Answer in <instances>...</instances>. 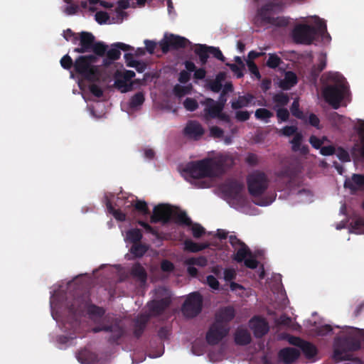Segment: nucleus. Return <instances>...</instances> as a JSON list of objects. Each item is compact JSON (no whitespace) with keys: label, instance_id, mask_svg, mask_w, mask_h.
Segmentation results:
<instances>
[{"label":"nucleus","instance_id":"nucleus-1","mask_svg":"<svg viewBox=\"0 0 364 364\" xmlns=\"http://www.w3.org/2000/svg\"><path fill=\"white\" fill-rule=\"evenodd\" d=\"M301 0H254L257 4V11L254 18V23L257 26L272 25L276 27L288 26L289 18L284 16L274 15L284 11L286 7L294 1Z\"/></svg>","mask_w":364,"mask_h":364},{"label":"nucleus","instance_id":"nucleus-2","mask_svg":"<svg viewBox=\"0 0 364 364\" xmlns=\"http://www.w3.org/2000/svg\"><path fill=\"white\" fill-rule=\"evenodd\" d=\"M353 333L344 336H338L334 340L333 358L336 362L350 360L349 352L360 349L361 343L364 344V329L350 328Z\"/></svg>","mask_w":364,"mask_h":364},{"label":"nucleus","instance_id":"nucleus-3","mask_svg":"<svg viewBox=\"0 0 364 364\" xmlns=\"http://www.w3.org/2000/svg\"><path fill=\"white\" fill-rule=\"evenodd\" d=\"M191 178H214L225 172L224 164L221 160L206 158L188 164L185 170Z\"/></svg>","mask_w":364,"mask_h":364},{"label":"nucleus","instance_id":"nucleus-4","mask_svg":"<svg viewBox=\"0 0 364 364\" xmlns=\"http://www.w3.org/2000/svg\"><path fill=\"white\" fill-rule=\"evenodd\" d=\"M327 81L329 84L323 87V97L327 103L337 109L347 91L346 79L338 73H329L327 75Z\"/></svg>","mask_w":364,"mask_h":364},{"label":"nucleus","instance_id":"nucleus-5","mask_svg":"<svg viewBox=\"0 0 364 364\" xmlns=\"http://www.w3.org/2000/svg\"><path fill=\"white\" fill-rule=\"evenodd\" d=\"M68 309L72 320V327L79 324L77 317L82 316L85 311L90 316L98 318L102 317L105 314V310L102 307L91 303L90 294L87 292L75 298L72 304L68 306Z\"/></svg>","mask_w":364,"mask_h":364},{"label":"nucleus","instance_id":"nucleus-6","mask_svg":"<svg viewBox=\"0 0 364 364\" xmlns=\"http://www.w3.org/2000/svg\"><path fill=\"white\" fill-rule=\"evenodd\" d=\"M97 60V58L92 54L80 55L74 62V70L76 73L88 81H97L100 75V70L93 65Z\"/></svg>","mask_w":364,"mask_h":364},{"label":"nucleus","instance_id":"nucleus-7","mask_svg":"<svg viewBox=\"0 0 364 364\" xmlns=\"http://www.w3.org/2000/svg\"><path fill=\"white\" fill-rule=\"evenodd\" d=\"M247 184L250 194L253 197H257L267 189L269 180L264 172L255 171L247 176Z\"/></svg>","mask_w":364,"mask_h":364},{"label":"nucleus","instance_id":"nucleus-8","mask_svg":"<svg viewBox=\"0 0 364 364\" xmlns=\"http://www.w3.org/2000/svg\"><path fill=\"white\" fill-rule=\"evenodd\" d=\"M318 36L317 26L299 24L292 31V38L295 43L310 45Z\"/></svg>","mask_w":364,"mask_h":364},{"label":"nucleus","instance_id":"nucleus-9","mask_svg":"<svg viewBox=\"0 0 364 364\" xmlns=\"http://www.w3.org/2000/svg\"><path fill=\"white\" fill-rule=\"evenodd\" d=\"M203 297L198 291L191 293L185 300L181 310L183 314L187 318H194L202 311Z\"/></svg>","mask_w":364,"mask_h":364},{"label":"nucleus","instance_id":"nucleus-10","mask_svg":"<svg viewBox=\"0 0 364 364\" xmlns=\"http://www.w3.org/2000/svg\"><path fill=\"white\" fill-rule=\"evenodd\" d=\"M92 331L93 333H99L101 331L110 333V335L107 337V341L111 345H119L120 339L124 336L125 333L124 328L118 321H114L110 324H102L95 326Z\"/></svg>","mask_w":364,"mask_h":364},{"label":"nucleus","instance_id":"nucleus-11","mask_svg":"<svg viewBox=\"0 0 364 364\" xmlns=\"http://www.w3.org/2000/svg\"><path fill=\"white\" fill-rule=\"evenodd\" d=\"M191 43L188 39L175 34L166 33L159 42V46L163 53H167L170 49L178 50L184 48L190 45Z\"/></svg>","mask_w":364,"mask_h":364},{"label":"nucleus","instance_id":"nucleus-12","mask_svg":"<svg viewBox=\"0 0 364 364\" xmlns=\"http://www.w3.org/2000/svg\"><path fill=\"white\" fill-rule=\"evenodd\" d=\"M230 326H224L214 321L206 333V341L214 346L218 344L229 333Z\"/></svg>","mask_w":364,"mask_h":364},{"label":"nucleus","instance_id":"nucleus-13","mask_svg":"<svg viewBox=\"0 0 364 364\" xmlns=\"http://www.w3.org/2000/svg\"><path fill=\"white\" fill-rule=\"evenodd\" d=\"M120 50L124 51L133 50L134 48L129 45L124 43L117 42L113 43L109 50H107L106 58L103 59V65L105 66H109L113 61L119 59L121 56Z\"/></svg>","mask_w":364,"mask_h":364},{"label":"nucleus","instance_id":"nucleus-14","mask_svg":"<svg viewBox=\"0 0 364 364\" xmlns=\"http://www.w3.org/2000/svg\"><path fill=\"white\" fill-rule=\"evenodd\" d=\"M205 134V129L196 120H188L183 128V134L188 139L198 141Z\"/></svg>","mask_w":364,"mask_h":364},{"label":"nucleus","instance_id":"nucleus-15","mask_svg":"<svg viewBox=\"0 0 364 364\" xmlns=\"http://www.w3.org/2000/svg\"><path fill=\"white\" fill-rule=\"evenodd\" d=\"M173 210L168 205L160 204L154 207L153 214L151 216V223L161 222L164 224L169 223L171 220Z\"/></svg>","mask_w":364,"mask_h":364},{"label":"nucleus","instance_id":"nucleus-16","mask_svg":"<svg viewBox=\"0 0 364 364\" xmlns=\"http://www.w3.org/2000/svg\"><path fill=\"white\" fill-rule=\"evenodd\" d=\"M244 188V185L236 180L228 181L223 186V191L225 194L229 198L236 200L238 202L243 200L242 191Z\"/></svg>","mask_w":364,"mask_h":364},{"label":"nucleus","instance_id":"nucleus-17","mask_svg":"<svg viewBox=\"0 0 364 364\" xmlns=\"http://www.w3.org/2000/svg\"><path fill=\"white\" fill-rule=\"evenodd\" d=\"M201 103L205 106L204 114L206 119H215L224 109V102L216 103V101L211 98H207Z\"/></svg>","mask_w":364,"mask_h":364},{"label":"nucleus","instance_id":"nucleus-18","mask_svg":"<svg viewBox=\"0 0 364 364\" xmlns=\"http://www.w3.org/2000/svg\"><path fill=\"white\" fill-rule=\"evenodd\" d=\"M95 41V37L92 33L87 31H82L80 33V46L75 48L73 51L77 53L91 52V48Z\"/></svg>","mask_w":364,"mask_h":364},{"label":"nucleus","instance_id":"nucleus-19","mask_svg":"<svg viewBox=\"0 0 364 364\" xmlns=\"http://www.w3.org/2000/svg\"><path fill=\"white\" fill-rule=\"evenodd\" d=\"M250 326L256 338H262L266 335L269 326L268 322L263 318L255 316L250 321Z\"/></svg>","mask_w":364,"mask_h":364},{"label":"nucleus","instance_id":"nucleus-20","mask_svg":"<svg viewBox=\"0 0 364 364\" xmlns=\"http://www.w3.org/2000/svg\"><path fill=\"white\" fill-rule=\"evenodd\" d=\"M276 182L279 186L277 189L282 191L287 188L291 183L294 173L289 167H284L275 173Z\"/></svg>","mask_w":364,"mask_h":364},{"label":"nucleus","instance_id":"nucleus-21","mask_svg":"<svg viewBox=\"0 0 364 364\" xmlns=\"http://www.w3.org/2000/svg\"><path fill=\"white\" fill-rule=\"evenodd\" d=\"M171 301L168 298H163L159 300H152L147 304L149 313L152 316H157L164 313V311L170 305Z\"/></svg>","mask_w":364,"mask_h":364},{"label":"nucleus","instance_id":"nucleus-22","mask_svg":"<svg viewBox=\"0 0 364 364\" xmlns=\"http://www.w3.org/2000/svg\"><path fill=\"white\" fill-rule=\"evenodd\" d=\"M235 316V311L232 306H225L221 308L215 314V321L219 324L230 326V322L234 318Z\"/></svg>","mask_w":364,"mask_h":364},{"label":"nucleus","instance_id":"nucleus-23","mask_svg":"<svg viewBox=\"0 0 364 364\" xmlns=\"http://www.w3.org/2000/svg\"><path fill=\"white\" fill-rule=\"evenodd\" d=\"M300 356V351L294 348L287 347L278 352V359L285 364H291Z\"/></svg>","mask_w":364,"mask_h":364},{"label":"nucleus","instance_id":"nucleus-24","mask_svg":"<svg viewBox=\"0 0 364 364\" xmlns=\"http://www.w3.org/2000/svg\"><path fill=\"white\" fill-rule=\"evenodd\" d=\"M344 187L350 189L352 193L364 191V174L353 173L350 178L345 181Z\"/></svg>","mask_w":364,"mask_h":364},{"label":"nucleus","instance_id":"nucleus-25","mask_svg":"<svg viewBox=\"0 0 364 364\" xmlns=\"http://www.w3.org/2000/svg\"><path fill=\"white\" fill-rule=\"evenodd\" d=\"M149 320V316L144 314L139 315L134 320L133 333L136 338H139L142 336Z\"/></svg>","mask_w":364,"mask_h":364},{"label":"nucleus","instance_id":"nucleus-26","mask_svg":"<svg viewBox=\"0 0 364 364\" xmlns=\"http://www.w3.org/2000/svg\"><path fill=\"white\" fill-rule=\"evenodd\" d=\"M253 99L254 97L251 94L239 96L237 99L231 102V107L233 109L237 110L243 107H248L251 104Z\"/></svg>","mask_w":364,"mask_h":364},{"label":"nucleus","instance_id":"nucleus-27","mask_svg":"<svg viewBox=\"0 0 364 364\" xmlns=\"http://www.w3.org/2000/svg\"><path fill=\"white\" fill-rule=\"evenodd\" d=\"M171 219L176 224L180 226L188 227L192 225L191 219L188 216L185 211H173Z\"/></svg>","mask_w":364,"mask_h":364},{"label":"nucleus","instance_id":"nucleus-28","mask_svg":"<svg viewBox=\"0 0 364 364\" xmlns=\"http://www.w3.org/2000/svg\"><path fill=\"white\" fill-rule=\"evenodd\" d=\"M131 275L142 283L146 282L147 279V273L144 267L139 262L133 264Z\"/></svg>","mask_w":364,"mask_h":364},{"label":"nucleus","instance_id":"nucleus-29","mask_svg":"<svg viewBox=\"0 0 364 364\" xmlns=\"http://www.w3.org/2000/svg\"><path fill=\"white\" fill-rule=\"evenodd\" d=\"M209 246L210 243L208 242L197 243L190 239L186 240L184 242L185 250L190 252H198L200 251L207 249L208 247H209Z\"/></svg>","mask_w":364,"mask_h":364},{"label":"nucleus","instance_id":"nucleus-30","mask_svg":"<svg viewBox=\"0 0 364 364\" xmlns=\"http://www.w3.org/2000/svg\"><path fill=\"white\" fill-rule=\"evenodd\" d=\"M298 82L296 75L292 71H288L285 73L284 80L280 83V87L283 90H289Z\"/></svg>","mask_w":364,"mask_h":364},{"label":"nucleus","instance_id":"nucleus-31","mask_svg":"<svg viewBox=\"0 0 364 364\" xmlns=\"http://www.w3.org/2000/svg\"><path fill=\"white\" fill-rule=\"evenodd\" d=\"M251 336L246 329H237L235 334V341L237 344L245 346L251 342Z\"/></svg>","mask_w":364,"mask_h":364},{"label":"nucleus","instance_id":"nucleus-32","mask_svg":"<svg viewBox=\"0 0 364 364\" xmlns=\"http://www.w3.org/2000/svg\"><path fill=\"white\" fill-rule=\"evenodd\" d=\"M299 348L307 359L314 358L318 353L316 346L306 341H304Z\"/></svg>","mask_w":364,"mask_h":364},{"label":"nucleus","instance_id":"nucleus-33","mask_svg":"<svg viewBox=\"0 0 364 364\" xmlns=\"http://www.w3.org/2000/svg\"><path fill=\"white\" fill-rule=\"evenodd\" d=\"M247 257H252V252L245 243H242L236 253L233 255V259L238 263L242 262Z\"/></svg>","mask_w":364,"mask_h":364},{"label":"nucleus","instance_id":"nucleus-34","mask_svg":"<svg viewBox=\"0 0 364 364\" xmlns=\"http://www.w3.org/2000/svg\"><path fill=\"white\" fill-rule=\"evenodd\" d=\"M316 25L317 26L318 36L321 37L322 41L324 43H329L331 40V37L327 32V26L326 22L322 19L318 18V21L316 22Z\"/></svg>","mask_w":364,"mask_h":364},{"label":"nucleus","instance_id":"nucleus-35","mask_svg":"<svg viewBox=\"0 0 364 364\" xmlns=\"http://www.w3.org/2000/svg\"><path fill=\"white\" fill-rule=\"evenodd\" d=\"M290 111L291 114L296 118L301 119L303 122H307L306 114H305L299 108V102L298 98L294 100L290 107Z\"/></svg>","mask_w":364,"mask_h":364},{"label":"nucleus","instance_id":"nucleus-36","mask_svg":"<svg viewBox=\"0 0 364 364\" xmlns=\"http://www.w3.org/2000/svg\"><path fill=\"white\" fill-rule=\"evenodd\" d=\"M225 79V73H219L215 80H210L208 83L209 89L214 92H219L223 87L222 81Z\"/></svg>","mask_w":364,"mask_h":364},{"label":"nucleus","instance_id":"nucleus-37","mask_svg":"<svg viewBox=\"0 0 364 364\" xmlns=\"http://www.w3.org/2000/svg\"><path fill=\"white\" fill-rule=\"evenodd\" d=\"M195 53L199 57L201 64L205 65L206 64L209 57V46L200 44L196 48Z\"/></svg>","mask_w":364,"mask_h":364},{"label":"nucleus","instance_id":"nucleus-38","mask_svg":"<svg viewBox=\"0 0 364 364\" xmlns=\"http://www.w3.org/2000/svg\"><path fill=\"white\" fill-rule=\"evenodd\" d=\"M106 207L109 213L112 214L117 220L123 222L126 220L125 213L120 210L115 209L108 198L106 199Z\"/></svg>","mask_w":364,"mask_h":364},{"label":"nucleus","instance_id":"nucleus-39","mask_svg":"<svg viewBox=\"0 0 364 364\" xmlns=\"http://www.w3.org/2000/svg\"><path fill=\"white\" fill-rule=\"evenodd\" d=\"M144 101V94L142 92H138L130 98L129 102V107L131 109H136L141 107Z\"/></svg>","mask_w":364,"mask_h":364},{"label":"nucleus","instance_id":"nucleus-40","mask_svg":"<svg viewBox=\"0 0 364 364\" xmlns=\"http://www.w3.org/2000/svg\"><path fill=\"white\" fill-rule=\"evenodd\" d=\"M142 237V232L138 228H133L127 232V240L132 244L140 242Z\"/></svg>","mask_w":364,"mask_h":364},{"label":"nucleus","instance_id":"nucleus-41","mask_svg":"<svg viewBox=\"0 0 364 364\" xmlns=\"http://www.w3.org/2000/svg\"><path fill=\"white\" fill-rule=\"evenodd\" d=\"M108 46L101 41H95L91 48V52L94 53V55L103 57L106 55Z\"/></svg>","mask_w":364,"mask_h":364},{"label":"nucleus","instance_id":"nucleus-42","mask_svg":"<svg viewBox=\"0 0 364 364\" xmlns=\"http://www.w3.org/2000/svg\"><path fill=\"white\" fill-rule=\"evenodd\" d=\"M148 250V247L140 242L133 244L130 252L134 255L135 257H141Z\"/></svg>","mask_w":364,"mask_h":364},{"label":"nucleus","instance_id":"nucleus-43","mask_svg":"<svg viewBox=\"0 0 364 364\" xmlns=\"http://www.w3.org/2000/svg\"><path fill=\"white\" fill-rule=\"evenodd\" d=\"M127 80H125L124 79L117 77V79L115 80V86L117 88H118L122 92H127L132 89V82L128 83Z\"/></svg>","mask_w":364,"mask_h":364},{"label":"nucleus","instance_id":"nucleus-44","mask_svg":"<svg viewBox=\"0 0 364 364\" xmlns=\"http://www.w3.org/2000/svg\"><path fill=\"white\" fill-rule=\"evenodd\" d=\"M185 264L186 265H197L203 267L208 264V259L204 256H200L198 257H189L186 259Z\"/></svg>","mask_w":364,"mask_h":364},{"label":"nucleus","instance_id":"nucleus-45","mask_svg":"<svg viewBox=\"0 0 364 364\" xmlns=\"http://www.w3.org/2000/svg\"><path fill=\"white\" fill-rule=\"evenodd\" d=\"M273 101L277 104V107H284L289 102V97L287 94L279 92L273 96Z\"/></svg>","mask_w":364,"mask_h":364},{"label":"nucleus","instance_id":"nucleus-46","mask_svg":"<svg viewBox=\"0 0 364 364\" xmlns=\"http://www.w3.org/2000/svg\"><path fill=\"white\" fill-rule=\"evenodd\" d=\"M192 232V235L195 238H200L205 233V229L199 223H193L188 226Z\"/></svg>","mask_w":364,"mask_h":364},{"label":"nucleus","instance_id":"nucleus-47","mask_svg":"<svg viewBox=\"0 0 364 364\" xmlns=\"http://www.w3.org/2000/svg\"><path fill=\"white\" fill-rule=\"evenodd\" d=\"M134 209L143 215H147L150 213L148 205L146 201L136 200L135 203L133 204Z\"/></svg>","mask_w":364,"mask_h":364},{"label":"nucleus","instance_id":"nucleus-48","mask_svg":"<svg viewBox=\"0 0 364 364\" xmlns=\"http://www.w3.org/2000/svg\"><path fill=\"white\" fill-rule=\"evenodd\" d=\"M282 63V59L276 53H269L266 65L270 68L275 69Z\"/></svg>","mask_w":364,"mask_h":364},{"label":"nucleus","instance_id":"nucleus-49","mask_svg":"<svg viewBox=\"0 0 364 364\" xmlns=\"http://www.w3.org/2000/svg\"><path fill=\"white\" fill-rule=\"evenodd\" d=\"M255 115L257 119L265 120L267 122V119L272 117L273 113L265 108H259L255 111Z\"/></svg>","mask_w":364,"mask_h":364},{"label":"nucleus","instance_id":"nucleus-50","mask_svg":"<svg viewBox=\"0 0 364 364\" xmlns=\"http://www.w3.org/2000/svg\"><path fill=\"white\" fill-rule=\"evenodd\" d=\"M303 135L301 133H296L294 135V138L290 141V143L291 144V149L293 151H299L301 145Z\"/></svg>","mask_w":364,"mask_h":364},{"label":"nucleus","instance_id":"nucleus-51","mask_svg":"<svg viewBox=\"0 0 364 364\" xmlns=\"http://www.w3.org/2000/svg\"><path fill=\"white\" fill-rule=\"evenodd\" d=\"M335 154H336V156L339 160L343 162H348L350 161V156L348 151L341 146H339L336 149Z\"/></svg>","mask_w":364,"mask_h":364},{"label":"nucleus","instance_id":"nucleus-52","mask_svg":"<svg viewBox=\"0 0 364 364\" xmlns=\"http://www.w3.org/2000/svg\"><path fill=\"white\" fill-rule=\"evenodd\" d=\"M183 106L186 110L193 112L198 107V104L194 98L187 97L183 102Z\"/></svg>","mask_w":364,"mask_h":364},{"label":"nucleus","instance_id":"nucleus-53","mask_svg":"<svg viewBox=\"0 0 364 364\" xmlns=\"http://www.w3.org/2000/svg\"><path fill=\"white\" fill-rule=\"evenodd\" d=\"M297 130L298 128L296 126H285L279 130V133L285 136H291L298 133Z\"/></svg>","mask_w":364,"mask_h":364},{"label":"nucleus","instance_id":"nucleus-54","mask_svg":"<svg viewBox=\"0 0 364 364\" xmlns=\"http://www.w3.org/2000/svg\"><path fill=\"white\" fill-rule=\"evenodd\" d=\"M60 65L65 70H70L73 67L74 68V62L71 57L66 54L60 59Z\"/></svg>","mask_w":364,"mask_h":364},{"label":"nucleus","instance_id":"nucleus-55","mask_svg":"<svg viewBox=\"0 0 364 364\" xmlns=\"http://www.w3.org/2000/svg\"><path fill=\"white\" fill-rule=\"evenodd\" d=\"M277 117L281 122H287L289 117V112L287 108L280 107L277 110Z\"/></svg>","mask_w":364,"mask_h":364},{"label":"nucleus","instance_id":"nucleus-56","mask_svg":"<svg viewBox=\"0 0 364 364\" xmlns=\"http://www.w3.org/2000/svg\"><path fill=\"white\" fill-rule=\"evenodd\" d=\"M333 331V328L329 324L322 325L318 326L316 329V332L318 336H323L328 335Z\"/></svg>","mask_w":364,"mask_h":364},{"label":"nucleus","instance_id":"nucleus-57","mask_svg":"<svg viewBox=\"0 0 364 364\" xmlns=\"http://www.w3.org/2000/svg\"><path fill=\"white\" fill-rule=\"evenodd\" d=\"M236 271L232 268H226L223 272V279L226 282H231L236 278Z\"/></svg>","mask_w":364,"mask_h":364},{"label":"nucleus","instance_id":"nucleus-58","mask_svg":"<svg viewBox=\"0 0 364 364\" xmlns=\"http://www.w3.org/2000/svg\"><path fill=\"white\" fill-rule=\"evenodd\" d=\"M304 124H310L311 126H312L314 127H316L317 129H320V127H319L320 119L317 117V115H316L314 113H311L309 114V117H307V122H304Z\"/></svg>","mask_w":364,"mask_h":364},{"label":"nucleus","instance_id":"nucleus-59","mask_svg":"<svg viewBox=\"0 0 364 364\" xmlns=\"http://www.w3.org/2000/svg\"><path fill=\"white\" fill-rule=\"evenodd\" d=\"M245 267L254 269L258 267L259 262L252 255V257H247L244 261Z\"/></svg>","mask_w":364,"mask_h":364},{"label":"nucleus","instance_id":"nucleus-60","mask_svg":"<svg viewBox=\"0 0 364 364\" xmlns=\"http://www.w3.org/2000/svg\"><path fill=\"white\" fill-rule=\"evenodd\" d=\"M206 282L208 285L214 290L219 289L220 283L216 279V277L213 275H208L206 277Z\"/></svg>","mask_w":364,"mask_h":364},{"label":"nucleus","instance_id":"nucleus-61","mask_svg":"<svg viewBox=\"0 0 364 364\" xmlns=\"http://www.w3.org/2000/svg\"><path fill=\"white\" fill-rule=\"evenodd\" d=\"M227 65L235 74L237 78H241L243 77L242 69L244 67H242V65L239 66L235 63H228Z\"/></svg>","mask_w":364,"mask_h":364},{"label":"nucleus","instance_id":"nucleus-62","mask_svg":"<svg viewBox=\"0 0 364 364\" xmlns=\"http://www.w3.org/2000/svg\"><path fill=\"white\" fill-rule=\"evenodd\" d=\"M109 18V16L108 14L105 11H97L95 14V21L100 24H103V23H107Z\"/></svg>","mask_w":364,"mask_h":364},{"label":"nucleus","instance_id":"nucleus-63","mask_svg":"<svg viewBox=\"0 0 364 364\" xmlns=\"http://www.w3.org/2000/svg\"><path fill=\"white\" fill-rule=\"evenodd\" d=\"M223 134L224 131L217 126H213L210 128V135L213 138H222L223 136Z\"/></svg>","mask_w":364,"mask_h":364},{"label":"nucleus","instance_id":"nucleus-64","mask_svg":"<svg viewBox=\"0 0 364 364\" xmlns=\"http://www.w3.org/2000/svg\"><path fill=\"white\" fill-rule=\"evenodd\" d=\"M209 53L212 54L215 58L222 62H224L225 60V58L223 55L219 48L209 46Z\"/></svg>","mask_w":364,"mask_h":364}]
</instances>
